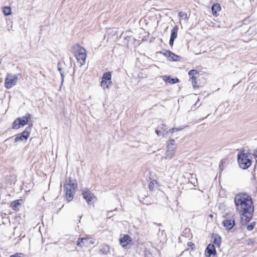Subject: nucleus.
<instances>
[{
	"label": "nucleus",
	"instance_id": "4c0bfd02",
	"mask_svg": "<svg viewBox=\"0 0 257 257\" xmlns=\"http://www.w3.org/2000/svg\"><path fill=\"white\" fill-rule=\"evenodd\" d=\"M146 257H152V254L150 252L148 251L146 253Z\"/></svg>",
	"mask_w": 257,
	"mask_h": 257
},
{
	"label": "nucleus",
	"instance_id": "ddd939ff",
	"mask_svg": "<svg viewBox=\"0 0 257 257\" xmlns=\"http://www.w3.org/2000/svg\"><path fill=\"white\" fill-rule=\"evenodd\" d=\"M164 55L169 59L170 61H177L179 60L180 57L170 51L166 50L164 53Z\"/></svg>",
	"mask_w": 257,
	"mask_h": 257
},
{
	"label": "nucleus",
	"instance_id": "412c9836",
	"mask_svg": "<svg viewBox=\"0 0 257 257\" xmlns=\"http://www.w3.org/2000/svg\"><path fill=\"white\" fill-rule=\"evenodd\" d=\"M111 78V74L110 72H107L103 74L102 77V83L105 81H110Z\"/></svg>",
	"mask_w": 257,
	"mask_h": 257
},
{
	"label": "nucleus",
	"instance_id": "cd10ccee",
	"mask_svg": "<svg viewBox=\"0 0 257 257\" xmlns=\"http://www.w3.org/2000/svg\"><path fill=\"white\" fill-rule=\"evenodd\" d=\"M184 127H179V128H176V127H174V128H172V129H170L169 130V131H167L166 132V134L168 133H171V134H173L174 133H175V132H177V131H181L183 129Z\"/></svg>",
	"mask_w": 257,
	"mask_h": 257
},
{
	"label": "nucleus",
	"instance_id": "dca6fc26",
	"mask_svg": "<svg viewBox=\"0 0 257 257\" xmlns=\"http://www.w3.org/2000/svg\"><path fill=\"white\" fill-rule=\"evenodd\" d=\"M223 224L226 229L229 230L233 227L235 222L233 219H225L223 221Z\"/></svg>",
	"mask_w": 257,
	"mask_h": 257
},
{
	"label": "nucleus",
	"instance_id": "f3484780",
	"mask_svg": "<svg viewBox=\"0 0 257 257\" xmlns=\"http://www.w3.org/2000/svg\"><path fill=\"white\" fill-rule=\"evenodd\" d=\"M162 78L164 81L170 84H175L179 82V79L177 78H172L170 76L164 75L162 76Z\"/></svg>",
	"mask_w": 257,
	"mask_h": 257
},
{
	"label": "nucleus",
	"instance_id": "9b49d317",
	"mask_svg": "<svg viewBox=\"0 0 257 257\" xmlns=\"http://www.w3.org/2000/svg\"><path fill=\"white\" fill-rule=\"evenodd\" d=\"M29 136V132L26 130L23 132L18 134L15 139V142L27 140Z\"/></svg>",
	"mask_w": 257,
	"mask_h": 257
},
{
	"label": "nucleus",
	"instance_id": "e433bc0d",
	"mask_svg": "<svg viewBox=\"0 0 257 257\" xmlns=\"http://www.w3.org/2000/svg\"><path fill=\"white\" fill-rule=\"evenodd\" d=\"M107 81L108 82V83H107V85L106 86V88L108 89L109 88V86L111 85L112 82H111V80H110V81Z\"/></svg>",
	"mask_w": 257,
	"mask_h": 257
},
{
	"label": "nucleus",
	"instance_id": "1a4fd4ad",
	"mask_svg": "<svg viewBox=\"0 0 257 257\" xmlns=\"http://www.w3.org/2000/svg\"><path fill=\"white\" fill-rule=\"evenodd\" d=\"M188 74L190 76L193 87L194 88H197L196 78L199 74V72L197 70L193 69L189 71Z\"/></svg>",
	"mask_w": 257,
	"mask_h": 257
},
{
	"label": "nucleus",
	"instance_id": "f8f14e48",
	"mask_svg": "<svg viewBox=\"0 0 257 257\" xmlns=\"http://www.w3.org/2000/svg\"><path fill=\"white\" fill-rule=\"evenodd\" d=\"M83 198L86 200L88 204H91L93 200L95 198L93 194L91 193L89 191H85L82 193Z\"/></svg>",
	"mask_w": 257,
	"mask_h": 257
},
{
	"label": "nucleus",
	"instance_id": "4468645a",
	"mask_svg": "<svg viewBox=\"0 0 257 257\" xmlns=\"http://www.w3.org/2000/svg\"><path fill=\"white\" fill-rule=\"evenodd\" d=\"M131 241V238L127 234L124 235L122 238L119 239L120 244L123 247H125Z\"/></svg>",
	"mask_w": 257,
	"mask_h": 257
},
{
	"label": "nucleus",
	"instance_id": "2eb2a0df",
	"mask_svg": "<svg viewBox=\"0 0 257 257\" xmlns=\"http://www.w3.org/2000/svg\"><path fill=\"white\" fill-rule=\"evenodd\" d=\"M207 253V256L210 257L211 255H215L216 253L215 247L214 244H209L205 250Z\"/></svg>",
	"mask_w": 257,
	"mask_h": 257
},
{
	"label": "nucleus",
	"instance_id": "79ce46f5",
	"mask_svg": "<svg viewBox=\"0 0 257 257\" xmlns=\"http://www.w3.org/2000/svg\"><path fill=\"white\" fill-rule=\"evenodd\" d=\"M10 140V138H9V139H8L6 140V141H8V140Z\"/></svg>",
	"mask_w": 257,
	"mask_h": 257
},
{
	"label": "nucleus",
	"instance_id": "393cba45",
	"mask_svg": "<svg viewBox=\"0 0 257 257\" xmlns=\"http://www.w3.org/2000/svg\"><path fill=\"white\" fill-rule=\"evenodd\" d=\"M3 12L5 16H8L11 14V9L10 7H5L3 9Z\"/></svg>",
	"mask_w": 257,
	"mask_h": 257
},
{
	"label": "nucleus",
	"instance_id": "c03bdc74",
	"mask_svg": "<svg viewBox=\"0 0 257 257\" xmlns=\"http://www.w3.org/2000/svg\"><path fill=\"white\" fill-rule=\"evenodd\" d=\"M10 140V138H9V139H8L6 140V141H8V140Z\"/></svg>",
	"mask_w": 257,
	"mask_h": 257
},
{
	"label": "nucleus",
	"instance_id": "f257e3e1",
	"mask_svg": "<svg viewBox=\"0 0 257 257\" xmlns=\"http://www.w3.org/2000/svg\"><path fill=\"white\" fill-rule=\"evenodd\" d=\"M234 203L236 209L239 212L251 210L253 208L251 198L247 194L239 193L235 195Z\"/></svg>",
	"mask_w": 257,
	"mask_h": 257
},
{
	"label": "nucleus",
	"instance_id": "37998d69",
	"mask_svg": "<svg viewBox=\"0 0 257 257\" xmlns=\"http://www.w3.org/2000/svg\"><path fill=\"white\" fill-rule=\"evenodd\" d=\"M10 140V138H9V139H8L6 140V141H8V140Z\"/></svg>",
	"mask_w": 257,
	"mask_h": 257
},
{
	"label": "nucleus",
	"instance_id": "2f4dec72",
	"mask_svg": "<svg viewBox=\"0 0 257 257\" xmlns=\"http://www.w3.org/2000/svg\"><path fill=\"white\" fill-rule=\"evenodd\" d=\"M187 245L188 247H190L192 249H193L194 247L195 246V244L193 242H189L187 243Z\"/></svg>",
	"mask_w": 257,
	"mask_h": 257
},
{
	"label": "nucleus",
	"instance_id": "473e14b6",
	"mask_svg": "<svg viewBox=\"0 0 257 257\" xmlns=\"http://www.w3.org/2000/svg\"><path fill=\"white\" fill-rule=\"evenodd\" d=\"M156 133L158 136H161V135L164 136L163 133L159 129L156 130Z\"/></svg>",
	"mask_w": 257,
	"mask_h": 257
},
{
	"label": "nucleus",
	"instance_id": "a18cd8bd",
	"mask_svg": "<svg viewBox=\"0 0 257 257\" xmlns=\"http://www.w3.org/2000/svg\"><path fill=\"white\" fill-rule=\"evenodd\" d=\"M197 102H198L197 101L196 102L195 105H197Z\"/></svg>",
	"mask_w": 257,
	"mask_h": 257
},
{
	"label": "nucleus",
	"instance_id": "7c9ffc66",
	"mask_svg": "<svg viewBox=\"0 0 257 257\" xmlns=\"http://www.w3.org/2000/svg\"><path fill=\"white\" fill-rule=\"evenodd\" d=\"M58 70L60 72V74H61V78H62V83L64 80V73L61 72V70H62L61 68L58 67Z\"/></svg>",
	"mask_w": 257,
	"mask_h": 257
},
{
	"label": "nucleus",
	"instance_id": "a878e982",
	"mask_svg": "<svg viewBox=\"0 0 257 257\" xmlns=\"http://www.w3.org/2000/svg\"><path fill=\"white\" fill-rule=\"evenodd\" d=\"M213 243L217 247H219L220 243H221V238H220V237L219 236L215 237L214 238V240H213Z\"/></svg>",
	"mask_w": 257,
	"mask_h": 257
},
{
	"label": "nucleus",
	"instance_id": "0eeeda50",
	"mask_svg": "<svg viewBox=\"0 0 257 257\" xmlns=\"http://www.w3.org/2000/svg\"><path fill=\"white\" fill-rule=\"evenodd\" d=\"M94 240L89 237H79L77 241V245L80 247L90 246L94 245Z\"/></svg>",
	"mask_w": 257,
	"mask_h": 257
},
{
	"label": "nucleus",
	"instance_id": "20e7f679",
	"mask_svg": "<svg viewBox=\"0 0 257 257\" xmlns=\"http://www.w3.org/2000/svg\"><path fill=\"white\" fill-rule=\"evenodd\" d=\"M18 80V75L8 73L5 80V86L7 89H10L16 85Z\"/></svg>",
	"mask_w": 257,
	"mask_h": 257
},
{
	"label": "nucleus",
	"instance_id": "72a5a7b5",
	"mask_svg": "<svg viewBox=\"0 0 257 257\" xmlns=\"http://www.w3.org/2000/svg\"><path fill=\"white\" fill-rule=\"evenodd\" d=\"M10 257H23L22 253H16L14 255H12Z\"/></svg>",
	"mask_w": 257,
	"mask_h": 257
},
{
	"label": "nucleus",
	"instance_id": "6ab92c4d",
	"mask_svg": "<svg viewBox=\"0 0 257 257\" xmlns=\"http://www.w3.org/2000/svg\"><path fill=\"white\" fill-rule=\"evenodd\" d=\"M110 247L107 245H102L100 247L99 251L103 254H107L110 252Z\"/></svg>",
	"mask_w": 257,
	"mask_h": 257
},
{
	"label": "nucleus",
	"instance_id": "39448f33",
	"mask_svg": "<svg viewBox=\"0 0 257 257\" xmlns=\"http://www.w3.org/2000/svg\"><path fill=\"white\" fill-rule=\"evenodd\" d=\"M167 150L166 152V158L171 159L175 154V149L176 146L175 143V140L171 139L167 142Z\"/></svg>",
	"mask_w": 257,
	"mask_h": 257
},
{
	"label": "nucleus",
	"instance_id": "c85d7f7f",
	"mask_svg": "<svg viewBox=\"0 0 257 257\" xmlns=\"http://www.w3.org/2000/svg\"><path fill=\"white\" fill-rule=\"evenodd\" d=\"M157 129L160 130L161 131L164 133L167 130V126L165 124L162 123L160 126H158Z\"/></svg>",
	"mask_w": 257,
	"mask_h": 257
},
{
	"label": "nucleus",
	"instance_id": "a19ab883",
	"mask_svg": "<svg viewBox=\"0 0 257 257\" xmlns=\"http://www.w3.org/2000/svg\"><path fill=\"white\" fill-rule=\"evenodd\" d=\"M10 140V138H9V139H8L6 140V141H8V140Z\"/></svg>",
	"mask_w": 257,
	"mask_h": 257
},
{
	"label": "nucleus",
	"instance_id": "423d86ee",
	"mask_svg": "<svg viewBox=\"0 0 257 257\" xmlns=\"http://www.w3.org/2000/svg\"><path fill=\"white\" fill-rule=\"evenodd\" d=\"M31 117V114H27L26 115L22 117L17 118L13 122V127L14 129H18L21 126H23L26 124L28 121L29 118Z\"/></svg>",
	"mask_w": 257,
	"mask_h": 257
},
{
	"label": "nucleus",
	"instance_id": "ea45409f",
	"mask_svg": "<svg viewBox=\"0 0 257 257\" xmlns=\"http://www.w3.org/2000/svg\"><path fill=\"white\" fill-rule=\"evenodd\" d=\"M254 155L255 157L257 158V149L254 150Z\"/></svg>",
	"mask_w": 257,
	"mask_h": 257
},
{
	"label": "nucleus",
	"instance_id": "9d476101",
	"mask_svg": "<svg viewBox=\"0 0 257 257\" xmlns=\"http://www.w3.org/2000/svg\"><path fill=\"white\" fill-rule=\"evenodd\" d=\"M70 188L69 186L64 187V189L65 191V198L68 202L73 199L74 194V190Z\"/></svg>",
	"mask_w": 257,
	"mask_h": 257
},
{
	"label": "nucleus",
	"instance_id": "b1692460",
	"mask_svg": "<svg viewBox=\"0 0 257 257\" xmlns=\"http://www.w3.org/2000/svg\"><path fill=\"white\" fill-rule=\"evenodd\" d=\"M69 186L71 189H73L75 190L77 187V184L73 182H72L71 180H69V183L64 185V187H67Z\"/></svg>",
	"mask_w": 257,
	"mask_h": 257
},
{
	"label": "nucleus",
	"instance_id": "58836bf2",
	"mask_svg": "<svg viewBox=\"0 0 257 257\" xmlns=\"http://www.w3.org/2000/svg\"><path fill=\"white\" fill-rule=\"evenodd\" d=\"M107 81H105V82H103V83H102V80H101V86H104L105 85H107Z\"/></svg>",
	"mask_w": 257,
	"mask_h": 257
},
{
	"label": "nucleus",
	"instance_id": "5701e85b",
	"mask_svg": "<svg viewBox=\"0 0 257 257\" xmlns=\"http://www.w3.org/2000/svg\"><path fill=\"white\" fill-rule=\"evenodd\" d=\"M212 12L213 15H216L217 11L220 10V6L218 4H214L211 8Z\"/></svg>",
	"mask_w": 257,
	"mask_h": 257
},
{
	"label": "nucleus",
	"instance_id": "4be33fe9",
	"mask_svg": "<svg viewBox=\"0 0 257 257\" xmlns=\"http://www.w3.org/2000/svg\"><path fill=\"white\" fill-rule=\"evenodd\" d=\"M178 30V28L177 26L174 27L172 29L170 38L175 40L177 37Z\"/></svg>",
	"mask_w": 257,
	"mask_h": 257
},
{
	"label": "nucleus",
	"instance_id": "f704fd0d",
	"mask_svg": "<svg viewBox=\"0 0 257 257\" xmlns=\"http://www.w3.org/2000/svg\"><path fill=\"white\" fill-rule=\"evenodd\" d=\"M174 39H171L170 38V41H169V45L171 46H173V44H174Z\"/></svg>",
	"mask_w": 257,
	"mask_h": 257
},
{
	"label": "nucleus",
	"instance_id": "7ed1b4c3",
	"mask_svg": "<svg viewBox=\"0 0 257 257\" xmlns=\"http://www.w3.org/2000/svg\"><path fill=\"white\" fill-rule=\"evenodd\" d=\"M237 161L239 167L243 169L248 168L251 164V161L248 155L242 152L237 155Z\"/></svg>",
	"mask_w": 257,
	"mask_h": 257
},
{
	"label": "nucleus",
	"instance_id": "bb28decb",
	"mask_svg": "<svg viewBox=\"0 0 257 257\" xmlns=\"http://www.w3.org/2000/svg\"><path fill=\"white\" fill-rule=\"evenodd\" d=\"M157 182L155 180H153L150 182L149 185V188L150 190L153 191L155 187L156 184H157Z\"/></svg>",
	"mask_w": 257,
	"mask_h": 257
},
{
	"label": "nucleus",
	"instance_id": "f03ea898",
	"mask_svg": "<svg viewBox=\"0 0 257 257\" xmlns=\"http://www.w3.org/2000/svg\"><path fill=\"white\" fill-rule=\"evenodd\" d=\"M72 49L77 62L80 66L83 65L85 63L87 57L86 50L78 44L73 45Z\"/></svg>",
	"mask_w": 257,
	"mask_h": 257
},
{
	"label": "nucleus",
	"instance_id": "a211bd4d",
	"mask_svg": "<svg viewBox=\"0 0 257 257\" xmlns=\"http://www.w3.org/2000/svg\"><path fill=\"white\" fill-rule=\"evenodd\" d=\"M178 16L180 18V23L182 21H184L185 23H187L189 18V16H188L187 13L183 12H179Z\"/></svg>",
	"mask_w": 257,
	"mask_h": 257
},
{
	"label": "nucleus",
	"instance_id": "6e6552de",
	"mask_svg": "<svg viewBox=\"0 0 257 257\" xmlns=\"http://www.w3.org/2000/svg\"><path fill=\"white\" fill-rule=\"evenodd\" d=\"M253 212V208H251V210H245L240 212L241 213V218L242 220H244L245 222H248L252 217Z\"/></svg>",
	"mask_w": 257,
	"mask_h": 257
},
{
	"label": "nucleus",
	"instance_id": "c756f323",
	"mask_svg": "<svg viewBox=\"0 0 257 257\" xmlns=\"http://www.w3.org/2000/svg\"><path fill=\"white\" fill-rule=\"evenodd\" d=\"M254 224H255V223L253 222V223H251V224L248 225L247 226V229L248 231H251L254 228Z\"/></svg>",
	"mask_w": 257,
	"mask_h": 257
},
{
	"label": "nucleus",
	"instance_id": "c9c22d12",
	"mask_svg": "<svg viewBox=\"0 0 257 257\" xmlns=\"http://www.w3.org/2000/svg\"><path fill=\"white\" fill-rule=\"evenodd\" d=\"M223 161L222 160L220 163V164H219V168H220V170L222 171L223 169Z\"/></svg>",
	"mask_w": 257,
	"mask_h": 257
},
{
	"label": "nucleus",
	"instance_id": "aec40b11",
	"mask_svg": "<svg viewBox=\"0 0 257 257\" xmlns=\"http://www.w3.org/2000/svg\"><path fill=\"white\" fill-rule=\"evenodd\" d=\"M22 201V199L15 200L11 202V207L14 210L16 211L17 210L18 207L21 205Z\"/></svg>",
	"mask_w": 257,
	"mask_h": 257
}]
</instances>
